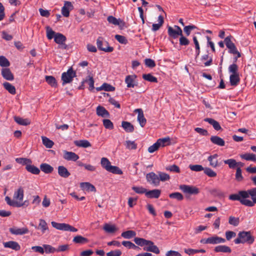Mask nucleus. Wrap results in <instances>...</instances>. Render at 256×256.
I'll return each mask as SVG.
<instances>
[{
  "instance_id": "f257e3e1",
  "label": "nucleus",
  "mask_w": 256,
  "mask_h": 256,
  "mask_svg": "<svg viewBox=\"0 0 256 256\" xmlns=\"http://www.w3.org/2000/svg\"><path fill=\"white\" fill-rule=\"evenodd\" d=\"M24 196V189L22 186H20L14 192L12 200L9 196H6L5 198V200L8 204L13 207L20 208L25 205L27 206L28 204H26L27 202L26 200L23 202Z\"/></svg>"
},
{
  "instance_id": "f03ea898",
  "label": "nucleus",
  "mask_w": 256,
  "mask_h": 256,
  "mask_svg": "<svg viewBox=\"0 0 256 256\" xmlns=\"http://www.w3.org/2000/svg\"><path fill=\"white\" fill-rule=\"evenodd\" d=\"M134 240L137 245L143 247L144 251L152 252L156 254L160 252L158 248L151 240L138 237L134 238Z\"/></svg>"
},
{
  "instance_id": "7ed1b4c3",
  "label": "nucleus",
  "mask_w": 256,
  "mask_h": 256,
  "mask_svg": "<svg viewBox=\"0 0 256 256\" xmlns=\"http://www.w3.org/2000/svg\"><path fill=\"white\" fill-rule=\"evenodd\" d=\"M254 241V237L252 235L250 231L240 232L238 238L234 240L236 244H252Z\"/></svg>"
},
{
  "instance_id": "20e7f679",
  "label": "nucleus",
  "mask_w": 256,
  "mask_h": 256,
  "mask_svg": "<svg viewBox=\"0 0 256 256\" xmlns=\"http://www.w3.org/2000/svg\"><path fill=\"white\" fill-rule=\"evenodd\" d=\"M242 196L246 198V203L247 206L252 207L256 204V187L244 190L242 192Z\"/></svg>"
},
{
  "instance_id": "39448f33",
  "label": "nucleus",
  "mask_w": 256,
  "mask_h": 256,
  "mask_svg": "<svg viewBox=\"0 0 256 256\" xmlns=\"http://www.w3.org/2000/svg\"><path fill=\"white\" fill-rule=\"evenodd\" d=\"M51 224L54 228L58 230L72 232H76L78 231V229L69 224L65 223H58L55 222H52Z\"/></svg>"
},
{
  "instance_id": "423d86ee",
  "label": "nucleus",
  "mask_w": 256,
  "mask_h": 256,
  "mask_svg": "<svg viewBox=\"0 0 256 256\" xmlns=\"http://www.w3.org/2000/svg\"><path fill=\"white\" fill-rule=\"evenodd\" d=\"M76 76V72L72 68H70L66 72H64L62 74V84L64 86L66 84L70 83Z\"/></svg>"
},
{
  "instance_id": "0eeeda50",
  "label": "nucleus",
  "mask_w": 256,
  "mask_h": 256,
  "mask_svg": "<svg viewBox=\"0 0 256 256\" xmlns=\"http://www.w3.org/2000/svg\"><path fill=\"white\" fill-rule=\"evenodd\" d=\"M96 45L98 48L102 51L110 52L113 51L114 48L108 46V43L104 40L102 37H98L96 40Z\"/></svg>"
},
{
  "instance_id": "6e6552de",
  "label": "nucleus",
  "mask_w": 256,
  "mask_h": 256,
  "mask_svg": "<svg viewBox=\"0 0 256 256\" xmlns=\"http://www.w3.org/2000/svg\"><path fill=\"white\" fill-rule=\"evenodd\" d=\"M174 28L168 26V33L170 37L173 38H176L178 36L182 35V31L181 28L178 26H174Z\"/></svg>"
},
{
  "instance_id": "1a4fd4ad",
  "label": "nucleus",
  "mask_w": 256,
  "mask_h": 256,
  "mask_svg": "<svg viewBox=\"0 0 256 256\" xmlns=\"http://www.w3.org/2000/svg\"><path fill=\"white\" fill-rule=\"evenodd\" d=\"M180 188L186 194H197L200 192V190L196 186L182 184L180 186Z\"/></svg>"
},
{
  "instance_id": "9d476101",
  "label": "nucleus",
  "mask_w": 256,
  "mask_h": 256,
  "mask_svg": "<svg viewBox=\"0 0 256 256\" xmlns=\"http://www.w3.org/2000/svg\"><path fill=\"white\" fill-rule=\"evenodd\" d=\"M146 179L150 184L157 186L160 185L158 174H156L154 172H150L146 175Z\"/></svg>"
},
{
  "instance_id": "9b49d317",
  "label": "nucleus",
  "mask_w": 256,
  "mask_h": 256,
  "mask_svg": "<svg viewBox=\"0 0 256 256\" xmlns=\"http://www.w3.org/2000/svg\"><path fill=\"white\" fill-rule=\"evenodd\" d=\"M232 38V36H228L224 38V42L226 48L228 49V52L233 54L236 52L238 49L234 44L231 40Z\"/></svg>"
},
{
  "instance_id": "f8f14e48",
  "label": "nucleus",
  "mask_w": 256,
  "mask_h": 256,
  "mask_svg": "<svg viewBox=\"0 0 256 256\" xmlns=\"http://www.w3.org/2000/svg\"><path fill=\"white\" fill-rule=\"evenodd\" d=\"M243 192H244V190H240L238 192V194H230L229 196V199L232 200H238L242 204L247 206V204L245 202L246 198L242 196L241 193Z\"/></svg>"
},
{
  "instance_id": "ddd939ff",
  "label": "nucleus",
  "mask_w": 256,
  "mask_h": 256,
  "mask_svg": "<svg viewBox=\"0 0 256 256\" xmlns=\"http://www.w3.org/2000/svg\"><path fill=\"white\" fill-rule=\"evenodd\" d=\"M134 112L138 114V122L140 126L143 128L146 122V120L144 116L143 110L141 108H138L136 109Z\"/></svg>"
},
{
  "instance_id": "4468645a",
  "label": "nucleus",
  "mask_w": 256,
  "mask_h": 256,
  "mask_svg": "<svg viewBox=\"0 0 256 256\" xmlns=\"http://www.w3.org/2000/svg\"><path fill=\"white\" fill-rule=\"evenodd\" d=\"M73 8V6L70 2H64V6L62 8V14L64 17L70 16V11Z\"/></svg>"
},
{
  "instance_id": "2eb2a0df",
  "label": "nucleus",
  "mask_w": 256,
  "mask_h": 256,
  "mask_svg": "<svg viewBox=\"0 0 256 256\" xmlns=\"http://www.w3.org/2000/svg\"><path fill=\"white\" fill-rule=\"evenodd\" d=\"M63 158L64 160H72L74 162L76 161L79 158L78 156L76 153L66 150L64 152Z\"/></svg>"
},
{
  "instance_id": "dca6fc26",
  "label": "nucleus",
  "mask_w": 256,
  "mask_h": 256,
  "mask_svg": "<svg viewBox=\"0 0 256 256\" xmlns=\"http://www.w3.org/2000/svg\"><path fill=\"white\" fill-rule=\"evenodd\" d=\"M5 248H10L14 250L18 251L20 250V246L18 242L15 241H8L3 243Z\"/></svg>"
},
{
  "instance_id": "f3484780",
  "label": "nucleus",
  "mask_w": 256,
  "mask_h": 256,
  "mask_svg": "<svg viewBox=\"0 0 256 256\" xmlns=\"http://www.w3.org/2000/svg\"><path fill=\"white\" fill-rule=\"evenodd\" d=\"M10 232L11 234L16 235H22L28 233V230L26 228H10Z\"/></svg>"
},
{
  "instance_id": "a211bd4d",
  "label": "nucleus",
  "mask_w": 256,
  "mask_h": 256,
  "mask_svg": "<svg viewBox=\"0 0 256 256\" xmlns=\"http://www.w3.org/2000/svg\"><path fill=\"white\" fill-rule=\"evenodd\" d=\"M2 75L3 78L8 80H12L14 76L10 70L8 68H2Z\"/></svg>"
},
{
  "instance_id": "6ab92c4d",
  "label": "nucleus",
  "mask_w": 256,
  "mask_h": 256,
  "mask_svg": "<svg viewBox=\"0 0 256 256\" xmlns=\"http://www.w3.org/2000/svg\"><path fill=\"white\" fill-rule=\"evenodd\" d=\"M58 172L60 176L64 178H67L70 175L67 168L63 166H58Z\"/></svg>"
},
{
  "instance_id": "aec40b11",
  "label": "nucleus",
  "mask_w": 256,
  "mask_h": 256,
  "mask_svg": "<svg viewBox=\"0 0 256 256\" xmlns=\"http://www.w3.org/2000/svg\"><path fill=\"white\" fill-rule=\"evenodd\" d=\"M218 154H216L208 157V160L210 162V165L211 166L216 168L220 166V164L218 163Z\"/></svg>"
},
{
  "instance_id": "412c9836",
  "label": "nucleus",
  "mask_w": 256,
  "mask_h": 256,
  "mask_svg": "<svg viewBox=\"0 0 256 256\" xmlns=\"http://www.w3.org/2000/svg\"><path fill=\"white\" fill-rule=\"evenodd\" d=\"M161 191L158 189H155L151 190H146V196L150 198H158L160 197Z\"/></svg>"
},
{
  "instance_id": "4be33fe9",
  "label": "nucleus",
  "mask_w": 256,
  "mask_h": 256,
  "mask_svg": "<svg viewBox=\"0 0 256 256\" xmlns=\"http://www.w3.org/2000/svg\"><path fill=\"white\" fill-rule=\"evenodd\" d=\"M210 140L214 144L218 146H222L225 144L224 140L218 136H212L210 138Z\"/></svg>"
},
{
  "instance_id": "5701e85b",
  "label": "nucleus",
  "mask_w": 256,
  "mask_h": 256,
  "mask_svg": "<svg viewBox=\"0 0 256 256\" xmlns=\"http://www.w3.org/2000/svg\"><path fill=\"white\" fill-rule=\"evenodd\" d=\"M214 250L216 252H224V253H230L232 252L231 248L225 245H220L214 248Z\"/></svg>"
},
{
  "instance_id": "b1692460",
  "label": "nucleus",
  "mask_w": 256,
  "mask_h": 256,
  "mask_svg": "<svg viewBox=\"0 0 256 256\" xmlns=\"http://www.w3.org/2000/svg\"><path fill=\"white\" fill-rule=\"evenodd\" d=\"M96 114L103 118H108L110 116L108 111L104 107L100 106L96 108Z\"/></svg>"
},
{
  "instance_id": "393cba45",
  "label": "nucleus",
  "mask_w": 256,
  "mask_h": 256,
  "mask_svg": "<svg viewBox=\"0 0 256 256\" xmlns=\"http://www.w3.org/2000/svg\"><path fill=\"white\" fill-rule=\"evenodd\" d=\"M204 121L208 122L210 124L212 125L213 128L216 130H222L219 122L213 118H206L204 119Z\"/></svg>"
},
{
  "instance_id": "a878e982",
  "label": "nucleus",
  "mask_w": 256,
  "mask_h": 256,
  "mask_svg": "<svg viewBox=\"0 0 256 256\" xmlns=\"http://www.w3.org/2000/svg\"><path fill=\"white\" fill-rule=\"evenodd\" d=\"M136 78V75H128L126 76L125 82L127 84L128 88H134L136 86L134 84V78Z\"/></svg>"
},
{
  "instance_id": "bb28decb",
  "label": "nucleus",
  "mask_w": 256,
  "mask_h": 256,
  "mask_svg": "<svg viewBox=\"0 0 256 256\" xmlns=\"http://www.w3.org/2000/svg\"><path fill=\"white\" fill-rule=\"evenodd\" d=\"M80 185L81 188L84 190L88 192H95L96 190V189L94 186H93L90 182H82L80 183Z\"/></svg>"
},
{
  "instance_id": "cd10ccee",
  "label": "nucleus",
  "mask_w": 256,
  "mask_h": 256,
  "mask_svg": "<svg viewBox=\"0 0 256 256\" xmlns=\"http://www.w3.org/2000/svg\"><path fill=\"white\" fill-rule=\"evenodd\" d=\"M40 170L44 172L45 174H50L54 170V168L50 165L42 163L40 165Z\"/></svg>"
},
{
  "instance_id": "c85d7f7f",
  "label": "nucleus",
  "mask_w": 256,
  "mask_h": 256,
  "mask_svg": "<svg viewBox=\"0 0 256 256\" xmlns=\"http://www.w3.org/2000/svg\"><path fill=\"white\" fill-rule=\"evenodd\" d=\"M122 126L127 132H132L134 130V126L130 122H122Z\"/></svg>"
},
{
  "instance_id": "c756f323",
  "label": "nucleus",
  "mask_w": 256,
  "mask_h": 256,
  "mask_svg": "<svg viewBox=\"0 0 256 256\" xmlns=\"http://www.w3.org/2000/svg\"><path fill=\"white\" fill-rule=\"evenodd\" d=\"M209 241L210 244H216L220 243H224L226 242V240L218 236H214L209 237Z\"/></svg>"
},
{
  "instance_id": "7c9ffc66",
  "label": "nucleus",
  "mask_w": 256,
  "mask_h": 256,
  "mask_svg": "<svg viewBox=\"0 0 256 256\" xmlns=\"http://www.w3.org/2000/svg\"><path fill=\"white\" fill-rule=\"evenodd\" d=\"M66 40V38L64 34L58 32L56 33L54 38V42L59 44H63Z\"/></svg>"
},
{
  "instance_id": "2f4dec72",
  "label": "nucleus",
  "mask_w": 256,
  "mask_h": 256,
  "mask_svg": "<svg viewBox=\"0 0 256 256\" xmlns=\"http://www.w3.org/2000/svg\"><path fill=\"white\" fill-rule=\"evenodd\" d=\"M230 85L232 86H237L240 81V78L238 74H232L230 76Z\"/></svg>"
},
{
  "instance_id": "473e14b6",
  "label": "nucleus",
  "mask_w": 256,
  "mask_h": 256,
  "mask_svg": "<svg viewBox=\"0 0 256 256\" xmlns=\"http://www.w3.org/2000/svg\"><path fill=\"white\" fill-rule=\"evenodd\" d=\"M32 226H34L35 228L41 230L42 233H44L46 230H48V226L47 223L46 222L42 219L40 220V223L38 227H36V226H34L33 224H32Z\"/></svg>"
},
{
  "instance_id": "72a5a7b5",
  "label": "nucleus",
  "mask_w": 256,
  "mask_h": 256,
  "mask_svg": "<svg viewBox=\"0 0 256 256\" xmlns=\"http://www.w3.org/2000/svg\"><path fill=\"white\" fill-rule=\"evenodd\" d=\"M26 170L34 174H38L40 172V169L36 166L29 164L26 166Z\"/></svg>"
},
{
  "instance_id": "f704fd0d",
  "label": "nucleus",
  "mask_w": 256,
  "mask_h": 256,
  "mask_svg": "<svg viewBox=\"0 0 256 256\" xmlns=\"http://www.w3.org/2000/svg\"><path fill=\"white\" fill-rule=\"evenodd\" d=\"M14 121L18 124L22 126H28L30 124V122L28 118H22L19 116H15L14 117Z\"/></svg>"
},
{
  "instance_id": "c9c22d12",
  "label": "nucleus",
  "mask_w": 256,
  "mask_h": 256,
  "mask_svg": "<svg viewBox=\"0 0 256 256\" xmlns=\"http://www.w3.org/2000/svg\"><path fill=\"white\" fill-rule=\"evenodd\" d=\"M4 88L8 90L10 94H15L16 93V90L15 87L8 82H4L3 83Z\"/></svg>"
},
{
  "instance_id": "e433bc0d",
  "label": "nucleus",
  "mask_w": 256,
  "mask_h": 256,
  "mask_svg": "<svg viewBox=\"0 0 256 256\" xmlns=\"http://www.w3.org/2000/svg\"><path fill=\"white\" fill-rule=\"evenodd\" d=\"M72 242L75 244H84L87 243L88 242V240L86 238L78 235L74 237Z\"/></svg>"
},
{
  "instance_id": "4c0bfd02",
  "label": "nucleus",
  "mask_w": 256,
  "mask_h": 256,
  "mask_svg": "<svg viewBox=\"0 0 256 256\" xmlns=\"http://www.w3.org/2000/svg\"><path fill=\"white\" fill-rule=\"evenodd\" d=\"M76 146L78 147L88 148L91 146L90 142L87 140H80L74 142Z\"/></svg>"
},
{
  "instance_id": "58836bf2",
  "label": "nucleus",
  "mask_w": 256,
  "mask_h": 256,
  "mask_svg": "<svg viewBox=\"0 0 256 256\" xmlns=\"http://www.w3.org/2000/svg\"><path fill=\"white\" fill-rule=\"evenodd\" d=\"M45 79L46 82L51 86L56 88L58 86L56 80L53 76H46Z\"/></svg>"
},
{
  "instance_id": "ea45409f",
  "label": "nucleus",
  "mask_w": 256,
  "mask_h": 256,
  "mask_svg": "<svg viewBox=\"0 0 256 256\" xmlns=\"http://www.w3.org/2000/svg\"><path fill=\"white\" fill-rule=\"evenodd\" d=\"M240 156L242 158L246 160H251L252 162L256 161V156L254 154L246 153L242 154H240Z\"/></svg>"
},
{
  "instance_id": "a19ab883",
  "label": "nucleus",
  "mask_w": 256,
  "mask_h": 256,
  "mask_svg": "<svg viewBox=\"0 0 256 256\" xmlns=\"http://www.w3.org/2000/svg\"><path fill=\"white\" fill-rule=\"evenodd\" d=\"M136 232L132 230H127L122 233L121 236L124 238L130 239L136 236Z\"/></svg>"
},
{
  "instance_id": "79ce46f5",
  "label": "nucleus",
  "mask_w": 256,
  "mask_h": 256,
  "mask_svg": "<svg viewBox=\"0 0 256 256\" xmlns=\"http://www.w3.org/2000/svg\"><path fill=\"white\" fill-rule=\"evenodd\" d=\"M103 229L108 233H114L117 230V228L114 225H110L108 224H106L104 227Z\"/></svg>"
},
{
  "instance_id": "37998d69",
  "label": "nucleus",
  "mask_w": 256,
  "mask_h": 256,
  "mask_svg": "<svg viewBox=\"0 0 256 256\" xmlns=\"http://www.w3.org/2000/svg\"><path fill=\"white\" fill-rule=\"evenodd\" d=\"M100 164L107 171H108L110 167L112 166L109 160L106 158H101Z\"/></svg>"
},
{
  "instance_id": "c03bdc74",
  "label": "nucleus",
  "mask_w": 256,
  "mask_h": 256,
  "mask_svg": "<svg viewBox=\"0 0 256 256\" xmlns=\"http://www.w3.org/2000/svg\"><path fill=\"white\" fill-rule=\"evenodd\" d=\"M157 173L158 174L160 183V181L166 182V181L170 179V175L166 173L161 172H158Z\"/></svg>"
},
{
  "instance_id": "a18cd8bd",
  "label": "nucleus",
  "mask_w": 256,
  "mask_h": 256,
  "mask_svg": "<svg viewBox=\"0 0 256 256\" xmlns=\"http://www.w3.org/2000/svg\"><path fill=\"white\" fill-rule=\"evenodd\" d=\"M43 144L47 148H52L54 144V142L46 136L42 137Z\"/></svg>"
},
{
  "instance_id": "49530a36",
  "label": "nucleus",
  "mask_w": 256,
  "mask_h": 256,
  "mask_svg": "<svg viewBox=\"0 0 256 256\" xmlns=\"http://www.w3.org/2000/svg\"><path fill=\"white\" fill-rule=\"evenodd\" d=\"M107 20L109 23L115 26L120 25V24L122 22L120 19H117L112 16H108L107 18Z\"/></svg>"
},
{
  "instance_id": "de8ad7c7",
  "label": "nucleus",
  "mask_w": 256,
  "mask_h": 256,
  "mask_svg": "<svg viewBox=\"0 0 256 256\" xmlns=\"http://www.w3.org/2000/svg\"><path fill=\"white\" fill-rule=\"evenodd\" d=\"M156 142L158 143L160 146L164 147L169 144L170 142V138L169 137H167L160 138L156 141Z\"/></svg>"
},
{
  "instance_id": "09e8293b",
  "label": "nucleus",
  "mask_w": 256,
  "mask_h": 256,
  "mask_svg": "<svg viewBox=\"0 0 256 256\" xmlns=\"http://www.w3.org/2000/svg\"><path fill=\"white\" fill-rule=\"evenodd\" d=\"M142 78L148 82H157L158 80L157 78L150 74H144L142 75Z\"/></svg>"
},
{
  "instance_id": "8fccbe9b",
  "label": "nucleus",
  "mask_w": 256,
  "mask_h": 256,
  "mask_svg": "<svg viewBox=\"0 0 256 256\" xmlns=\"http://www.w3.org/2000/svg\"><path fill=\"white\" fill-rule=\"evenodd\" d=\"M225 164H228L230 168H236V162L234 159L230 158L224 161Z\"/></svg>"
},
{
  "instance_id": "3c124183",
  "label": "nucleus",
  "mask_w": 256,
  "mask_h": 256,
  "mask_svg": "<svg viewBox=\"0 0 256 256\" xmlns=\"http://www.w3.org/2000/svg\"><path fill=\"white\" fill-rule=\"evenodd\" d=\"M46 36L48 40H52V38H54L56 33L49 26L46 27Z\"/></svg>"
},
{
  "instance_id": "603ef678",
  "label": "nucleus",
  "mask_w": 256,
  "mask_h": 256,
  "mask_svg": "<svg viewBox=\"0 0 256 256\" xmlns=\"http://www.w3.org/2000/svg\"><path fill=\"white\" fill-rule=\"evenodd\" d=\"M16 161L17 163L22 164V165H26L28 164H29L32 163V160L30 159L27 158H16Z\"/></svg>"
},
{
  "instance_id": "864d4df0",
  "label": "nucleus",
  "mask_w": 256,
  "mask_h": 256,
  "mask_svg": "<svg viewBox=\"0 0 256 256\" xmlns=\"http://www.w3.org/2000/svg\"><path fill=\"white\" fill-rule=\"evenodd\" d=\"M210 193L215 196L223 197L224 196V192L219 188H214L210 190Z\"/></svg>"
},
{
  "instance_id": "5fc2aeb1",
  "label": "nucleus",
  "mask_w": 256,
  "mask_h": 256,
  "mask_svg": "<svg viewBox=\"0 0 256 256\" xmlns=\"http://www.w3.org/2000/svg\"><path fill=\"white\" fill-rule=\"evenodd\" d=\"M108 172L117 174H122L123 173L122 171L118 166H111L110 167Z\"/></svg>"
},
{
  "instance_id": "6e6d98bb",
  "label": "nucleus",
  "mask_w": 256,
  "mask_h": 256,
  "mask_svg": "<svg viewBox=\"0 0 256 256\" xmlns=\"http://www.w3.org/2000/svg\"><path fill=\"white\" fill-rule=\"evenodd\" d=\"M169 197L171 198L176 199L180 201L184 199V196L182 194L178 192H175L169 194Z\"/></svg>"
},
{
  "instance_id": "4d7b16f0",
  "label": "nucleus",
  "mask_w": 256,
  "mask_h": 256,
  "mask_svg": "<svg viewBox=\"0 0 256 256\" xmlns=\"http://www.w3.org/2000/svg\"><path fill=\"white\" fill-rule=\"evenodd\" d=\"M125 146L128 150H136L137 148V144L134 141L126 140Z\"/></svg>"
},
{
  "instance_id": "13d9d810",
  "label": "nucleus",
  "mask_w": 256,
  "mask_h": 256,
  "mask_svg": "<svg viewBox=\"0 0 256 256\" xmlns=\"http://www.w3.org/2000/svg\"><path fill=\"white\" fill-rule=\"evenodd\" d=\"M10 66L8 60L4 56H0V66L2 67H8Z\"/></svg>"
},
{
  "instance_id": "bf43d9fd",
  "label": "nucleus",
  "mask_w": 256,
  "mask_h": 256,
  "mask_svg": "<svg viewBox=\"0 0 256 256\" xmlns=\"http://www.w3.org/2000/svg\"><path fill=\"white\" fill-rule=\"evenodd\" d=\"M132 188L136 194H145L146 195V189L142 186H134L132 187Z\"/></svg>"
},
{
  "instance_id": "052dcab7",
  "label": "nucleus",
  "mask_w": 256,
  "mask_h": 256,
  "mask_svg": "<svg viewBox=\"0 0 256 256\" xmlns=\"http://www.w3.org/2000/svg\"><path fill=\"white\" fill-rule=\"evenodd\" d=\"M228 223L231 225L236 226L239 224L240 218H238L230 216L229 218Z\"/></svg>"
},
{
  "instance_id": "680f3d73",
  "label": "nucleus",
  "mask_w": 256,
  "mask_h": 256,
  "mask_svg": "<svg viewBox=\"0 0 256 256\" xmlns=\"http://www.w3.org/2000/svg\"><path fill=\"white\" fill-rule=\"evenodd\" d=\"M197 28V27L194 25H189L187 26H185L184 28V31L186 34V36H190V34L191 31L194 29Z\"/></svg>"
},
{
  "instance_id": "e2e57ef3",
  "label": "nucleus",
  "mask_w": 256,
  "mask_h": 256,
  "mask_svg": "<svg viewBox=\"0 0 256 256\" xmlns=\"http://www.w3.org/2000/svg\"><path fill=\"white\" fill-rule=\"evenodd\" d=\"M103 125L106 129L112 130L114 128L113 123L108 119L103 120Z\"/></svg>"
},
{
  "instance_id": "0e129e2a",
  "label": "nucleus",
  "mask_w": 256,
  "mask_h": 256,
  "mask_svg": "<svg viewBox=\"0 0 256 256\" xmlns=\"http://www.w3.org/2000/svg\"><path fill=\"white\" fill-rule=\"evenodd\" d=\"M204 173L210 177L214 178L216 176V173L212 170L210 168H204Z\"/></svg>"
},
{
  "instance_id": "69168bd1",
  "label": "nucleus",
  "mask_w": 256,
  "mask_h": 256,
  "mask_svg": "<svg viewBox=\"0 0 256 256\" xmlns=\"http://www.w3.org/2000/svg\"><path fill=\"white\" fill-rule=\"evenodd\" d=\"M166 170L172 172H175L177 173L180 172V169L179 167L176 164L168 166L166 168Z\"/></svg>"
},
{
  "instance_id": "338daca9",
  "label": "nucleus",
  "mask_w": 256,
  "mask_h": 256,
  "mask_svg": "<svg viewBox=\"0 0 256 256\" xmlns=\"http://www.w3.org/2000/svg\"><path fill=\"white\" fill-rule=\"evenodd\" d=\"M115 38L120 44H128V41L126 38L123 36L116 34Z\"/></svg>"
},
{
  "instance_id": "774afa93",
  "label": "nucleus",
  "mask_w": 256,
  "mask_h": 256,
  "mask_svg": "<svg viewBox=\"0 0 256 256\" xmlns=\"http://www.w3.org/2000/svg\"><path fill=\"white\" fill-rule=\"evenodd\" d=\"M43 248L45 250V252L47 254L54 253L56 252V248L49 244H44Z\"/></svg>"
}]
</instances>
